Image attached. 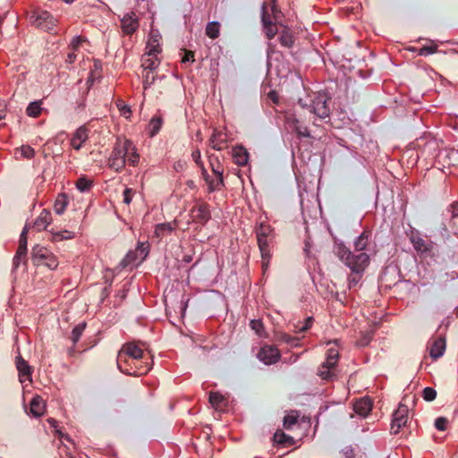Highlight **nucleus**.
I'll return each instance as SVG.
<instances>
[{"label":"nucleus","mask_w":458,"mask_h":458,"mask_svg":"<svg viewBox=\"0 0 458 458\" xmlns=\"http://www.w3.org/2000/svg\"><path fill=\"white\" fill-rule=\"evenodd\" d=\"M334 253L351 270L348 276L349 289L356 287L361 280L366 267L369 264V256L367 253L355 254L342 242H336L335 244Z\"/></svg>","instance_id":"nucleus-1"},{"label":"nucleus","mask_w":458,"mask_h":458,"mask_svg":"<svg viewBox=\"0 0 458 458\" xmlns=\"http://www.w3.org/2000/svg\"><path fill=\"white\" fill-rule=\"evenodd\" d=\"M140 162V155L133 142L128 139L118 137L107 159L110 169L120 173L125 167L126 163L136 166Z\"/></svg>","instance_id":"nucleus-2"},{"label":"nucleus","mask_w":458,"mask_h":458,"mask_svg":"<svg viewBox=\"0 0 458 458\" xmlns=\"http://www.w3.org/2000/svg\"><path fill=\"white\" fill-rule=\"evenodd\" d=\"M282 13L276 5V0H268L262 4L261 21L264 31L268 39H272L276 35L278 29L277 23H280Z\"/></svg>","instance_id":"nucleus-3"},{"label":"nucleus","mask_w":458,"mask_h":458,"mask_svg":"<svg viewBox=\"0 0 458 458\" xmlns=\"http://www.w3.org/2000/svg\"><path fill=\"white\" fill-rule=\"evenodd\" d=\"M329 98L321 93H313L309 96L307 99L301 98L299 100L300 106L308 109L310 113L313 114L318 118H326L330 114V107L328 105Z\"/></svg>","instance_id":"nucleus-4"},{"label":"nucleus","mask_w":458,"mask_h":458,"mask_svg":"<svg viewBox=\"0 0 458 458\" xmlns=\"http://www.w3.org/2000/svg\"><path fill=\"white\" fill-rule=\"evenodd\" d=\"M31 259L36 266H46L51 270L58 267L57 258L46 247L36 245L31 251Z\"/></svg>","instance_id":"nucleus-5"},{"label":"nucleus","mask_w":458,"mask_h":458,"mask_svg":"<svg viewBox=\"0 0 458 458\" xmlns=\"http://www.w3.org/2000/svg\"><path fill=\"white\" fill-rule=\"evenodd\" d=\"M256 235L260 254L265 258L268 255V250H270V245L274 239L273 229L266 222H260L256 228Z\"/></svg>","instance_id":"nucleus-6"},{"label":"nucleus","mask_w":458,"mask_h":458,"mask_svg":"<svg viewBox=\"0 0 458 458\" xmlns=\"http://www.w3.org/2000/svg\"><path fill=\"white\" fill-rule=\"evenodd\" d=\"M149 253V244L148 242H139L134 250H130L120 265L123 267L141 263Z\"/></svg>","instance_id":"nucleus-7"},{"label":"nucleus","mask_w":458,"mask_h":458,"mask_svg":"<svg viewBox=\"0 0 458 458\" xmlns=\"http://www.w3.org/2000/svg\"><path fill=\"white\" fill-rule=\"evenodd\" d=\"M338 361V350L335 348H329L327 353L326 361L320 366L318 375L325 380L331 379L334 376V369Z\"/></svg>","instance_id":"nucleus-8"},{"label":"nucleus","mask_w":458,"mask_h":458,"mask_svg":"<svg viewBox=\"0 0 458 458\" xmlns=\"http://www.w3.org/2000/svg\"><path fill=\"white\" fill-rule=\"evenodd\" d=\"M408 406L401 403L393 414V420L391 423V432L393 434H398L400 429L406 425L408 421Z\"/></svg>","instance_id":"nucleus-9"},{"label":"nucleus","mask_w":458,"mask_h":458,"mask_svg":"<svg viewBox=\"0 0 458 458\" xmlns=\"http://www.w3.org/2000/svg\"><path fill=\"white\" fill-rule=\"evenodd\" d=\"M143 350L135 343H127L123 345L119 351L117 357H120L121 363L124 362L125 359L137 360L138 358H143Z\"/></svg>","instance_id":"nucleus-10"},{"label":"nucleus","mask_w":458,"mask_h":458,"mask_svg":"<svg viewBox=\"0 0 458 458\" xmlns=\"http://www.w3.org/2000/svg\"><path fill=\"white\" fill-rule=\"evenodd\" d=\"M279 350L273 345L265 344L262 346L258 353V358L266 365L276 363L280 359Z\"/></svg>","instance_id":"nucleus-11"},{"label":"nucleus","mask_w":458,"mask_h":458,"mask_svg":"<svg viewBox=\"0 0 458 458\" xmlns=\"http://www.w3.org/2000/svg\"><path fill=\"white\" fill-rule=\"evenodd\" d=\"M445 338L442 335L434 337L428 341V349L433 360L442 357L445 351Z\"/></svg>","instance_id":"nucleus-12"},{"label":"nucleus","mask_w":458,"mask_h":458,"mask_svg":"<svg viewBox=\"0 0 458 458\" xmlns=\"http://www.w3.org/2000/svg\"><path fill=\"white\" fill-rule=\"evenodd\" d=\"M15 364L19 372V381L21 384L26 382L31 383L33 369L29 365V363L21 355H19L16 357Z\"/></svg>","instance_id":"nucleus-13"},{"label":"nucleus","mask_w":458,"mask_h":458,"mask_svg":"<svg viewBox=\"0 0 458 458\" xmlns=\"http://www.w3.org/2000/svg\"><path fill=\"white\" fill-rule=\"evenodd\" d=\"M191 216L193 221L199 224H206L211 217L209 207L207 203H199L192 207Z\"/></svg>","instance_id":"nucleus-14"},{"label":"nucleus","mask_w":458,"mask_h":458,"mask_svg":"<svg viewBox=\"0 0 458 458\" xmlns=\"http://www.w3.org/2000/svg\"><path fill=\"white\" fill-rule=\"evenodd\" d=\"M121 27L124 34L131 35L139 28V19L135 13H126L121 20Z\"/></svg>","instance_id":"nucleus-15"},{"label":"nucleus","mask_w":458,"mask_h":458,"mask_svg":"<svg viewBox=\"0 0 458 458\" xmlns=\"http://www.w3.org/2000/svg\"><path fill=\"white\" fill-rule=\"evenodd\" d=\"M210 146L217 150L221 151L227 147L228 136L227 133L223 130L215 129L209 140Z\"/></svg>","instance_id":"nucleus-16"},{"label":"nucleus","mask_w":458,"mask_h":458,"mask_svg":"<svg viewBox=\"0 0 458 458\" xmlns=\"http://www.w3.org/2000/svg\"><path fill=\"white\" fill-rule=\"evenodd\" d=\"M410 241L419 253H427L431 250V242L422 238L419 232H411Z\"/></svg>","instance_id":"nucleus-17"},{"label":"nucleus","mask_w":458,"mask_h":458,"mask_svg":"<svg viewBox=\"0 0 458 458\" xmlns=\"http://www.w3.org/2000/svg\"><path fill=\"white\" fill-rule=\"evenodd\" d=\"M33 17H35V25L44 30H50L51 26L55 24V21L52 15L47 11H39L36 13L31 18Z\"/></svg>","instance_id":"nucleus-18"},{"label":"nucleus","mask_w":458,"mask_h":458,"mask_svg":"<svg viewBox=\"0 0 458 458\" xmlns=\"http://www.w3.org/2000/svg\"><path fill=\"white\" fill-rule=\"evenodd\" d=\"M158 54H152L146 51L141 58V67L144 71L154 72L160 64V59L157 56Z\"/></svg>","instance_id":"nucleus-19"},{"label":"nucleus","mask_w":458,"mask_h":458,"mask_svg":"<svg viewBox=\"0 0 458 458\" xmlns=\"http://www.w3.org/2000/svg\"><path fill=\"white\" fill-rule=\"evenodd\" d=\"M286 124L288 129L296 132L299 137H310L308 128L302 126L293 115H288L286 117Z\"/></svg>","instance_id":"nucleus-20"},{"label":"nucleus","mask_w":458,"mask_h":458,"mask_svg":"<svg viewBox=\"0 0 458 458\" xmlns=\"http://www.w3.org/2000/svg\"><path fill=\"white\" fill-rule=\"evenodd\" d=\"M88 129L85 126H81L76 130L72 138L71 139V145L74 149L79 150L82 144L88 140Z\"/></svg>","instance_id":"nucleus-21"},{"label":"nucleus","mask_w":458,"mask_h":458,"mask_svg":"<svg viewBox=\"0 0 458 458\" xmlns=\"http://www.w3.org/2000/svg\"><path fill=\"white\" fill-rule=\"evenodd\" d=\"M372 409V401L369 397L357 400L353 404L354 411L361 417H366Z\"/></svg>","instance_id":"nucleus-22"},{"label":"nucleus","mask_w":458,"mask_h":458,"mask_svg":"<svg viewBox=\"0 0 458 458\" xmlns=\"http://www.w3.org/2000/svg\"><path fill=\"white\" fill-rule=\"evenodd\" d=\"M233 162L240 166L247 165L249 160V153L242 146H236L233 148Z\"/></svg>","instance_id":"nucleus-23"},{"label":"nucleus","mask_w":458,"mask_h":458,"mask_svg":"<svg viewBox=\"0 0 458 458\" xmlns=\"http://www.w3.org/2000/svg\"><path fill=\"white\" fill-rule=\"evenodd\" d=\"M117 367L121 372L129 376L139 377V371L136 370L137 366L131 359H125L124 362L122 364L120 360V357H117Z\"/></svg>","instance_id":"nucleus-24"},{"label":"nucleus","mask_w":458,"mask_h":458,"mask_svg":"<svg viewBox=\"0 0 458 458\" xmlns=\"http://www.w3.org/2000/svg\"><path fill=\"white\" fill-rule=\"evenodd\" d=\"M52 221L51 212L47 209H43L39 216L36 218L33 226L38 231L47 229Z\"/></svg>","instance_id":"nucleus-25"},{"label":"nucleus","mask_w":458,"mask_h":458,"mask_svg":"<svg viewBox=\"0 0 458 458\" xmlns=\"http://www.w3.org/2000/svg\"><path fill=\"white\" fill-rule=\"evenodd\" d=\"M278 40L282 47L292 48L295 39L292 30L289 28L283 27L279 31Z\"/></svg>","instance_id":"nucleus-26"},{"label":"nucleus","mask_w":458,"mask_h":458,"mask_svg":"<svg viewBox=\"0 0 458 458\" xmlns=\"http://www.w3.org/2000/svg\"><path fill=\"white\" fill-rule=\"evenodd\" d=\"M45 407L44 400L38 395L34 396L30 402V412L34 417H40L45 411Z\"/></svg>","instance_id":"nucleus-27"},{"label":"nucleus","mask_w":458,"mask_h":458,"mask_svg":"<svg viewBox=\"0 0 458 458\" xmlns=\"http://www.w3.org/2000/svg\"><path fill=\"white\" fill-rule=\"evenodd\" d=\"M370 238V233L364 231L360 236L356 238L354 241V250L355 254L364 253L363 250H366Z\"/></svg>","instance_id":"nucleus-28"},{"label":"nucleus","mask_w":458,"mask_h":458,"mask_svg":"<svg viewBox=\"0 0 458 458\" xmlns=\"http://www.w3.org/2000/svg\"><path fill=\"white\" fill-rule=\"evenodd\" d=\"M69 200L68 196L65 193H60L57 195L55 204L54 210L57 215H62L68 206Z\"/></svg>","instance_id":"nucleus-29"},{"label":"nucleus","mask_w":458,"mask_h":458,"mask_svg":"<svg viewBox=\"0 0 458 458\" xmlns=\"http://www.w3.org/2000/svg\"><path fill=\"white\" fill-rule=\"evenodd\" d=\"M202 174L206 182L208 183L209 192L219 191L221 187L224 186L223 178L211 179L204 168Z\"/></svg>","instance_id":"nucleus-30"},{"label":"nucleus","mask_w":458,"mask_h":458,"mask_svg":"<svg viewBox=\"0 0 458 458\" xmlns=\"http://www.w3.org/2000/svg\"><path fill=\"white\" fill-rule=\"evenodd\" d=\"M163 124V119L159 115H155L149 121L148 125V131L150 137L157 135Z\"/></svg>","instance_id":"nucleus-31"},{"label":"nucleus","mask_w":458,"mask_h":458,"mask_svg":"<svg viewBox=\"0 0 458 458\" xmlns=\"http://www.w3.org/2000/svg\"><path fill=\"white\" fill-rule=\"evenodd\" d=\"M159 39L160 36L158 34H151L146 47L147 52L159 54L161 51Z\"/></svg>","instance_id":"nucleus-32"},{"label":"nucleus","mask_w":458,"mask_h":458,"mask_svg":"<svg viewBox=\"0 0 458 458\" xmlns=\"http://www.w3.org/2000/svg\"><path fill=\"white\" fill-rule=\"evenodd\" d=\"M149 357H147L146 355H143V358H138L137 360H133L134 363L137 366L136 370L139 372V377L145 375L148 373L151 369V364L148 361Z\"/></svg>","instance_id":"nucleus-33"},{"label":"nucleus","mask_w":458,"mask_h":458,"mask_svg":"<svg viewBox=\"0 0 458 458\" xmlns=\"http://www.w3.org/2000/svg\"><path fill=\"white\" fill-rule=\"evenodd\" d=\"M219 31H220V24L217 21H210L207 24L206 27V35L215 39L219 37Z\"/></svg>","instance_id":"nucleus-34"},{"label":"nucleus","mask_w":458,"mask_h":458,"mask_svg":"<svg viewBox=\"0 0 458 458\" xmlns=\"http://www.w3.org/2000/svg\"><path fill=\"white\" fill-rule=\"evenodd\" d=\"M41 111V101H34L28 106L26 114L30 117H38Z\"/></svg>","instance_id":"nucleus-35"},{"label":"nucleus","mask_w":458,"mask_h":458,"mask_svg":"<svg viewBox=\"0 0 458 458\" xmlns=\"http://www.w3.org/2000/svg\"><path fill=\"white\" fill-rule=\"evenodd\" d=\"M225 402L224 396L217 392H210L209 394V403L210 404L216 408L220 409Z\"/></svg>","instance_id":"nucleus-36"},{"label":"nucleus","mask_w":458,"mask_h":458,"mask_svg":"<svg viewBox=\"0 0 458 458\" xmlns=\"http://www.w3.org/2000/svg\"><path fill=\"white\" fill-rule=\"evenodd\" d=\"M174 227L170 223L158 224L155 228V235L158 238L163 237L166 233H171Z\"/></svg>","instance_id":"nucleus-37"},{"label":"nucleus","mask_w":458,"mask_h":458,"mask_svg":"<svg viewBox=\"0 0 458 458\" xmlns=\"http://www.w3.org/2000/svg\"><path fill=\"white\" fill-rule=\"evenodd\" d=\"M76 187L81 192L89 191L92 187V181L86 177H81L76 182Z\"/></svg>","instance_id":"nucleus-38"},{"label":"nucleus","mask_w":458,"mask_h":458,"mask_svg":"<svg viewBox=\"0 0 458 458\" xmlns=\"http://www.w3.org/2000/svg\"><path fill=\"white\" fill-rule=\"evenodd\" d=\"M298 418L299 414L297 412L285 415L284 418V428L286 429L292 428V427L297 423Z\"/></svg>","instance_id":"nucleus-39"},{"label":"nucleus","mask_w":458,"mask_h":458,"mask_svg":"<svg viewBox=\"0 0 458 458\" xmlns=\"http://www.w3.org/2000/svg\"><path fill=\"white\" fill-rule=\"evenodd\" d=\"M85 327L86 323H80L72 329L71 339L73 344H76L80 340Z\"/></svg>","instance_id":"nucleus-40"},{"label":"nucleus","mask_w":458,"mask_h":458,"mask_svg":"<svg viewBox=\"0 0 458 458\" xmlns=\"http://www.w3.org/2000/svg\"><path fill=\"white\" fill-rule=\"evenodd\" d=\"M144 72H145L143 73V89L144 90H146L154 83L156 77L153 75V72H150L148 70Z\"/></svg>","instance_id":"nucleus-41"},{"label":"nucleus","mask_w":458,"mask_h":458,"mask_svg":"<svg viewBox=\"0 0 458 458\" xmlns=\"http://www.w3.org/2000/svg\"><path fill=\"white\" fill-rule=\"evenodd\" d=\"M250 326L251 329L253 331H255V333L258 335L262 336L263 331H264V326H263V323H262L261 320H259V319H252L250 322Z\"/></svg>","instance_id":"nucleus-42"},{"label":"nucleus","mask_w":458,"mask_h":458,"mask_svg":"<svg viewBox=\"0 0 458 458\" xmlns=\"http://www.w3.org/2000/svg\"><path fill=\"white\" fill-rule=\"evenodd\" d=\"M278 340L284 343H286L292 346H297L299 344V339L293 336H291L285 333L279 335Z\"/></svg>","instance_id":"nucleus-43"},{"label":"nucleus","mask_w":458,"mask_h":458,"mask_svg":"<svg viewBox=\"0 0 458 458\" xmlns=\"http://www.w3.org/2000/svg\"><path fill=\"white\" fill-rule=\"evenodd\" d=\"M312 323H313V318L312 317L307 318L303 323H299L298 325L295 326L296 332H298V333L305 332L306 330H308L311 327Z\"/></svg>","instance_id":"nucleus-44"},{"label":"nucleus","mask_w":458,"mask_h":458,"mask_svg":"<svg viewBox=\"0 0 458 458\" xmlns=\"http://www.w3.org/2000/svg\"><path fill=\"white\" fill-rule=\"evenodd\" d=\"M21 154L24 158L30 159L35 155V150L29 145H23L20 148Z\"/></svg>","instance_id":"nucleus-45"},{"label":"nucleus","mask_w":458,"mask_h":458,"mask_svg":"<svg viewBox=\"0 0 458 458\" xmlns=\"http://www.w3.org/2000/svg\"><path fill=\"white\" fill-rule=\"evenodd\" d=\"M422 396H423L424 400L430 402V401L435 400V398L437 396V392L432 387H425L422 392Z\"/></svg>","instance_id":"nucleus-46"},{"label":"nucleus","mask_w":458,"mask_h":458,"mask_svg":"<svg viewBox=\"0 0 458 458\" xmlns=\"http://www.w3.org/2000/svg\"><path fill=\"white\" fill-rule=\"evenodd\" d=\"M293 438L285 435L283 431H276L274 435V440L278 444H285Z\"/></svg>","instance_id":"nucleus-47"},{"label":"nucleus","mask_w":458,"mask_h":458,"mask_svg":"<svg viewBox=\"0 0 458 458\" xmlns=\"http://www.w3.org/2000/svg\"><path fill=\"white\" fill-rule=\"evenodd\" d=\"M116 105L122 115H123L126 118H128L131 115V110L128 105H126L123 101H119Z\"/></svg>","instance_id":"nucleus-48"},{"label":"nucleus","mask_w":458,"mask_h":458,"mask_svg":"<svg viewBox=\"0 0 458 458\" xmlns=\"http://www.w3.org/2000/svg\"><path fill=\"white\" fill-rule=\"evenodd\" d=\"M86 41V38L82 36H77L75 38H72V42L70 43L69 45V47L72 50V51H76L79 47L81 46V44L82 42H85Z\"/></svg>","instance_id":"nucleus-49"},{"label":"nucleus","mask_w":458,"mask_h":458,"mask_svg":"<svg viewBox=\"0 0 458 458\" xmlns=\"http://www.w3.org/2000/svg\"><path fill=\"white\" fill-rule=\"evenodd\" d=\"M437 51V47L436 46H425L419 49V55H432L434 53H436Z\"/></svg>","instance_id":"nucleus-50"},{"label":"nucleus","mask_w":458,"mask_h":458,"mask_svg":"<svg viewBox=\"0 0 458 458\" xmlns=\"http://www.w3.org/2000/svg\"><path fill=\"white\" fill-rule=\"evenodd\" d=\"M448 420L444 417H439L435 421V426L438 430L444 431L446 429Z\"/></svg>","instance_id":"nucleus-51"},{"label":"nucleus","mask_w":458,"mask_h":458,"mask_svg":"<svg viewBox=\"0 0 458 458\" xmlns=\"http://www.w3.org/2000/svg\"><path fill=\"white\" fill-rule=\"evenodd\" d=\"M72 233L70 231L57 232L54 234L55 240L72 239Z\"/></svg>","instance_id":"nucleus-52"},{"label":"nucleus","mask_w":458,"mask_h":458,"mask_svg":"<svg viewBox=\"0 0 458 458\" xmlns=\"http://www.w3.org/2000/svg\"><path fill=\"white\" fill-rule=\"evenodd\" d=\"M28 230H29V225H25L21 233V236H20V241H19V245L20 246H22V247H27V233H28Z\"/></svg>","instance_id":"nucleus-53"},{"label":"nucleus","mask_w":458,"mask_h":458,"mask_svg":"<svg viewBox=\"0 0 458 458\" xmlns=\"http://www.w3.org/2000/svg\"><path fill=\"white\" fill-rule=\"evenodd\" d=\"M134 194L133 190L130 188H126L123 191V202L126 204H130Z\"/></svg>","instance_id":"nucleus-54"},{"label":"nucleus","mask_w":458,"mask_h":458,"mask_svg":"<svg viewBox=\"0 0 458 458\" xmlns=\"http://www.w3.org/2000/svg\"><path fill=\"white\" fill-rule=\"evenodd\" d=\"M372 339V335L370 333H366L358 342L360 346H366L369 344Z\"/></svg>","instance_id":"nucleus-55"},{"label":"nucleus","mask_w":458,"mask_h":458,"mask_svg":"<svg viewBox=\"0 0 458 458\" xmlns=\"http://www.w3.org/2000/svg\"><path fill=\"white\" fill-rule=\"evenodd\" d=\"M191 157H192V160L199 165V166H203V164L200 160L201 158V154H200V151L199 149H196L194 151H192L191 153Z\"/></svg>","instance_id":"nucleus-56"},{"label":"nucleus","mask_w":458,"mask_h":458,"mask_svg":"<svg viewBox=\"0 0 458 458\" xmlns=\"http://www.w3.org/2000/svg\"><path fill=\"white\" fill-rule=\"evenodd\" d=\"M195 61L194 59V54L191 51H186L184 53V55L182 58V63L191 62L193 63Z\"/></svg>","instance_id":"nucleus-57"},{"label":"nucleus","mask_w":458,"mask_h":458,"mask_svg":"<svg viewBox=\"0 0 458 458\" xmlns=\"http://www.w3.org/2000/svg\"><path fill=\"white\" fill-rule=\"evenodd\" d=\"M270 257H271L270 250H268V255H267L265 258L261 254V259H262L261 266H262V269H263L264 272L268 268V264H269Z\"/></svg>","instance_id":"nucleus-58"},{"label":"nucleus","mask_w":458,"mask_h":458,"mask_svg":"<svg viewBox=\"0 0 458 458\" xmlns=\"http://www.w3.org/2000/svg\"><path fill=\"white\" fill-rule=\"evenodd\" d=\"M212 172L216 175L217 178H223V169L220 167L219 165L216 166L212 165Z\"/></svg>","instance_id":"nucleus-59"},{"label":"nucleus","mask_w":458,"mask_h":458,"mask_svg":"<svg viewBox=\"0 0 458 458\" xmlns=\"http://www.w3.org/2000/svg\"><path fill=\"white\" fill-rule=\"evenodd\" d=\"M26 260V258H23L22 256H19L18 254H15L13 258V266L18 267L21 262H23Z\"/></svg>","instance_id":"nucleus-60"},{"label":"nucleus","mask_w":458,"mask_h":458,"mask_svg":"<svg viewBox=\"0 0 458 458\" xmlns=\"http://www.w3.org/2000/svg\"><path fill=\"white\" fill-rule=\"evenodd\" d=\"M16 254H18L19 256H22L23 258H26L27 247H22V246L19 245Z\"/></svg>","instance_id":"nucleus-61"},{"label":"nucleus","mask_w":458,"mask_h":458,"mask_svg":"<svg viewBox=\"0 0 458 458\" xmlns=\"http://www.w3.org/2000/svg\"><path fill=\"white\" fill-rule=\"evenodd\" d=\"M344 454L346 456V458H353L354 457L353 450L350 447H346L345 449H344Z\"/></svg>","instance_id":"nucleus-62"},{"label":"nucleus","mask_w":458,"mask_h":458,"mask_svg":"<svg viewBox=\"0 0 458 458\" xmlns=\"http://www.w3.org/2000/svg\"><path fill=\"white\" fill-rule=\"evenodd\" d=\"M451 212H452L453 216H458V201L454 202L451 206Z\"/></svg>","instance_id":"nucleus-63"},{"label":"nucleus","mask_w":458,"mask_h":458,"mask_svg":"<svg viewBox=\"0 0 458 458\" xmlns=\"http://www.w3.org/2000/svg\"><path fill=\"white\" fill-rule=\"evenodd\" d=\"M268 98L274 102V103H277L278 102V95L276 91H270L268 93Z\"/></svg>","instance_id":"nucleus-64"}]
</instances>
